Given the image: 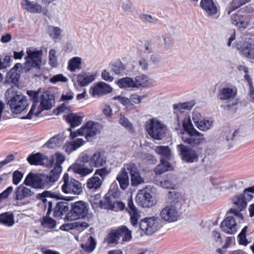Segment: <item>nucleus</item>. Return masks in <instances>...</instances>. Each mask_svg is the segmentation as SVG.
<instances>
[{
	"label": "nucleus",
	"mask_w": 254,
	"mask_h": 254,
	"mask_svg": "<svg viewBox=\"0 0 254 254\" xmlns=\"http://www.w3.org/2000/svg\"><path fill=\"white\" fill-rule=\"evenodd\" d=\"M50 82L55 84L58 82H66L68 81V78L63 74H58L54 75L50 79Z\"/></svg>",
	"instance_id": "obj_60"
},
{
	"label": "nucleus",
	"mask_w": 254,
	"mask_h": 254,
	"mask_svg": "<svg viewBox=\"0 0 254 254\" xmlns=\"http://www.w3.org/2000/svg\"><path fill=\"white\" fill-rule=\"evenodd\" d=\"M174 128L176 130L179 131L178 134L181 138L192 131V129H195L189 116L186 115L182 118V116L179 115H177L176 117Z\"/></svg>",
	"instance_id": "obj_9"
},
{
	"label": "nucleus",
	"mask_w": 254,
	"mask_h": 254,
	"mask_svg": "<svg viewBox=\"0 0 254 254\" xmlns=\"http://www.w3.org/2000/svg\"><path fill=\"white\" fill-rule=\"evenodd\" d=\"M93 217V213L89 211L88 204L80 200L71 203L70 210L64 218L67 221L85 219L88 222H90Z\"/></svg>",
	"instance_id": "obj_3"
},
{
	"label": "nucleus",
	"mask_w": 254,
	"mask_h": 254,
	"mask_svg": "<svg viewBox=\"0 0 254 254\" xmlns=\"http://www.w3.org/2000/svg\"><path fill=\"white\" fill-rule=\"evenodd\" d=\"M49 64L53 67H56L58 64L57 51L55 49H51L49 51Z\"/></svg>",
	"instance_id": "obj_55"
},
{
	"label": "nucleus",
	"mask_w": 254,
	"mask_h": 254,
	"mask_svg": "<svg viewBox=\"0 0 254 254\" xmlns=\"http://www.w3.org/2000/svg\"><path fill=\"white\" fill-rule=\"evenodd\" d=\"M126 167L130 174L131 184L132 186H137L144 182V179L141 177L135 164L132 163L127 164Z\"/></svg>",
	"instance_id": "obj_25"
},
{
	"label": "nucleus",
	"mask_w": 254,
	"mask_h": 254,
	"mask_svg": "<svg viewBox=\"0 0 254 254\" xmlns=\"http://www.w3.org/2000/svg\"><path fill=\"white\" fill-rule=\"evenodd\" d=\"M162 38L165 46L169 47L173 43V38L171 33H164L162 36Z\"/></svg>",
	"instance_id": "obj_63"
},
{
	"label": "nucleus",
	"mask_w": 254,
	"mask_h": 254,
	"mask_svg": "<svg viewBox=\"0 0 254 254\" xmlns=\"http://www.w3.org/2000/svg\"><path fill=\"white\" fill-rule=\"evenodd\" d=\"M83 60L78 56L73 57L68 60L67 63V70L71 72H75L81 70Z\"/></svg>",
	"instance_id": "obj_29"
},
{
	"label": "nucleus",
	"mask_w": 254,
	"mask_h": 254,
	"mask_svg": "<svg viewBox=\"0 0 254 254\" xmlns=\"http://www.w3.org/2000/svg\"><path fill=\"white\" fill-rule=\"evenodd\" d=\"M130 216V222L133 226H136L141 215L135 206L131 197L127 199V207L126 209Z\"/></svg>",
	"instance_id": "obj_27"
},
{
	"label": "nucleus",
	"mask_w": 254,
	"mask_h": 254,
	"mask_svg": "<svg viewBox=\"0 0 254 254\" xmlns=\"http://www.w3.org/2000/svg\"><path fill=\"white\" fill-rule=\"evenodd\" d=\"M65 159V156L63 154L57 152L51 155L49 158L48 157V163L46 164V167H51L54 165L55 167H59L62 169L61 164L64 161Z\"/></svg>",
	"instance_id": "obj_32"
},
{
	"label": "nucleus",
	"mask_w": 254,
	"mask_h": 254,
	"mask_svg": "<svg viewBox=\"0 0 254 254\" xmlns=\"http://www.w3.org/2000/svg\"><path fill=\"white\" fill-rule=\"evenodd\" d=\"M34 195L32 190L23 185L17 187L14 191V199L20 205H26L30 203L29 198Z\"/></svg>",
	"instance_id": "obj_19"
},
{
	"label": "nucleus",
	"mask_w": 254,
	"mask_h": 254,
	"mask_svg": "<svg viewBox=\"0 0 254 254\" xmlns=\"http://www.w3.org/2000/svg\"><path fill=\"white\" fill-rule=\"evenodd\" d=\"M74 93L70 90L64 91L62 93L61 100L66 103L73 99Z\"/></svg>",
	"instance_id": "obj_59"
},
{
	"label": "nucleus",
	"mask_w": 254,
	"mask_h": 254,
	"mask_svg": "<svg viewBox=\"0 0 254 254\" xmlns=\"http://www.w3.org/2000/svg\"><path fill=\"white\" fill-rule=\"evenodd\" d=\"M98 74L97 72H85L80 73L76 75V82H74L73 78H72V81L75 86L77 84L81 87L88 86L95 80Z\"/></svg>",
	"instance_id": "obj_23"
},
{
	"label": "nucleus",
	"mask_w": 254,
	"mask_h": 254,
	"mask_svg": "<svg viewBox=\"0 0 254 254\" xmlns=\"http://www.w3.org/2000/svg\"><path fill=\"white\" fill-rule=\"evenodd\" d=\"M27 93L33 101V104L30 111L24 119H31L33 117H37L43 111L48 110L52 108L54 99L47 92L40 90L28 91Z\"/></svg>",
	"instance_id": "obj_2"
},
{
	"label": "nucleus",
	"mask_w": 254,
	"mask_h": 254,
	"mask_svg": "<svg viewBox=\"0 0 254 254\" xmlns=\"http://www.w3.org/2000/svg\"><path fill=\"white\" fill-rule=\"evenodd\" d=\"M235 48L251 62L254 63V43L248 41L237 42Z\"/></svg>",
	"instance_id": "obj_21"
},
{
	"label": "nucleus",
	"mask_w": 254,
	"mask_h": 254,
	"mask_svg": "<svg viewBox=\"0 0 254 254\" xmlns=\"http://www.w3.org/2000/svg\"><path fill=\"white\" fill-rule=\"evenodd\" d=\"M28 162L32 165H44L46 166L48 157L39 152L32 153L27 158Z\"/></svg>",
	"instance_id": "obj_28"
},
{
	"label": "nucleus",
	"mask_w": 254,
	"mask_h": 254,
	"mask_svg": "<svg viewBox=\"0 0 254 254\" xmlns=\"http://www.w3.org/2000/svg\"><path fill=\"white\" fill-rule=\"evenodd\" d=\"M191 119L197 128L201 131H207L213 125L214 121L208 118H203L200 112L194 110L191 113Z\"/></svg>",
	"instance_id": "obj_13"
},
{
	"label": "nucleus",
	"mask_w": 254,
	"mask_h": 254,
	"mask_svg": "<svg viewBox=\"0 0 254 254\" xmlns=\"http://www.w3.org/2000/svg\"><path fill=\"white\" fill-rule=\"evenodd\" d=\"M113 99L114 100H118L127 110L132 109V102L129 100V98L122 95H118L115 96Z\"/></svg>",
	"instance_id": "obj_53"
},
{
	"label": "nucleus",
	"mask_w": 254,
	"mask_h": 254,
	"mask_svg": "<svg viewBox=\"0 0 254 254\" xmlns=\"http://www.w3.org/2000/svg\"><path fill=\"white\" fill-rule=\"evenodd\" d=\"M41 224L44 227L49 229L54 228L56 226V221L48 216L43 217Z\"/></svg>",
	"instance_id": "obj_56"
},
{
	"label": "nucleus",
	"mask_w": 254,
	"mask_h": 254,
	"mask_svg": "<svg viewBox=\"0 0 254 254\" xmlns=\"http://www.w3.org/2000/svg\"><path fill=\"white\" fill-rule=\"evenodd\" d=\"M111 70L117 75L123 74L126 70V66L121 62H117L110 64Z\"/></svg>",
	"instance_id": "obj_52"
},
{
	"label": "nucleus",
	"mask_w": 254,
	"mask_h": 254,
	"mask_svg": "<svg viewBox=\"0 0 254 254\" xmlns=\"http://www.w3.org/2000/svg\"><path fill=\"white\" fill-rule=\"evenodd\" d=\"M5 95L7 104L9 105L12 112L14 114L20 113L28 105L26 97L15 91L13 88L8 89Z\"/></svg>",
	"instance_id": "obj_4"
},
{
	"label": "nucleus",
	"mask_w": 254,
	"mask_h": 254,
	"mask_svg": "<svg viewBox=\"0 0 254 254\" xmlns=\"http://www.w3.org/2000/svg\"><path fill=\"white\" fill-rule=\"evenodd\" d=\"M22 68L21 64H16L7 73L5 80L8 83H16L20 77V70Z\"/></svg>",
	"instance_id": "obj_30"
},
{
	"label": "nucleus",
	"mask_w": 254,
	"mask_h": 254,
	"mask_svg": "<svg viewBox=\"0 0 254 254\" xmlns=\"http://www.w3.org/2000/svg\"><path fill=\"white\" fill-rule=\"evenodd\" d=\"M119 123L127 129L131 130L132 129V124L129 120L124 116H121L119 119Z\"/></svg>",
	"instance_id": "obj_64"
},
{
	"label": "nucleus",
	"mask_w": 254,
	"mask_h": 254,
	"mask_svg": "<svg viewBox=\"0 0 254 254\" xmlns=\"http://www.w3.org/2000/svg\"><path fill=\"white\" fill-rule=\"evenodd\" d=\"M102 181L98 176H95L94 174L88 179L86 185V187L91 190H96L101 186Z\"/></svg>",
	"instance_id": "obj_47"
},
{
	"label": "nucleus",
	"mask_w": 254,
	"mask_h": 254,
	"mask_svg": "<svg viewBox=\"0 0 254 254\" xmlns=\"http://www.w3.org/2000/svg\"><path fill=\"white\" fill-rule=\"evenodd\" d=\"M232 23L240 29H245L249 25V18L244 10H239L231 18Z\"/></svg>",
	"instance_id": "obj_24"
},
{
	"label": "nucleus",
	"mask_w": 254,
	"mask_h": 254,
	"mask_svg": "<svg viewBox=\"0 0 254 254\" xmlns=\"http://www.w3.org/2000/svg\"><path fill=\"white\" fill-rule=\"evenodd\" d=\"M63 184L62 185V191L66 194L78 195L83 192L82 184L78 181L70 177L67 173H65L63 177Z\"/></svg>",
	"instance_id": "obj_7"
},
{
	"label": "nucleus",
	"mask_w": 254,
	"mask_h": 254,
	"mask_svg": "<svg viewBox=\"0 0 254 254\" xmlns=\"http://www.w3.org/2000/svg\"><path fill=\"white\" fill-rule=\"evenodd\" d=\"M172 202L165 206L160 213V217L163 221L172 223L177 221L179 217V211L176 206L175 200L172 199Z\"/></svg>",
	"instance_id": "obj_12"
},
{
	"label": "nucleus",
	"mask_w": 254,
	"mask_h": 254,
	"mask_svg": "<svg viewBox=\"0 0 254 254\" xmlns=\"http://www.w3.org/2000/svg\"><path fill=\"white\" fill-rule=\"evenodd\" d=\"M195 103L192 100L189 102L179 103L173 105L174 112L176 115L182 116V113L185 110H190L194 106Z\"/></svg>",
	"instance_id": "obj_34"
},
{
	"label": "nucleus",
	"mask_w": 254,
	"mask_h": 254,
	"mask_svg": "<svg viewBox=\"0 0 254 254\" xmlns=\"http://www.w3.org/2000/svg\"><path fill=\"white\" fill-rule=\"evenodd\" d=\"M47 33L54 40H60L63 37V29L58 26L50 25L47 28Z\"/></svg>",
	"instance_id": "obj_38"
},
{
	"label": "nucleus",
	"mask_w": 254,
	"mask_h": 254,
	"mask_svg": "<svg viewBox=\"0 0 254 254\" xmlns=\"http://www.w3.org/2000/svg\"><path fill=\"white\" fill-rule=\"evenodd\" d=\"M114 197L110 194H106L104 199L100 200V196L96 195L94 196H91L90 201L93 208L95 209L98 207H100L104 209L112 210L113 208V203Z\"/></svg>",
	"instance_id": "obj_20"
},
{
	"label": "nucleus",
	"mask_w": 254,
	"mask_h": 254,
	"mask_svg": "<svg viewBox=\"0 0 254 254\" xmlns=\"http://www.w3.org/2000/svg\"><path fill=\"white\" fill-rule=\"evenodd\" d=\"M107 154L102 149H87L81 152L76 162L69 168L81 177L91 174L95 168L106 165Z\"/></svg>",
	"instance_id": "obj_1"
},
{
	"label": "nucleus",
	"mask_w": 254,
	"mask_h": 254,
	"mask_svg": "<svg viewBox=\"0 0 254 254\" xmlns=\"http://www.w3.org/2000/svg\"><path fill=\"white\" fill-rule=\"evenodd\" d=\"M182 140L185 143L193 147H197L205 143L204 134L196 129L192 131L181 137Z\"/></svg>",
	"instance_id": "obj_17"
},
{
	"label": "nucleus",
	"mask_w": 254,
	"mask_h": 254,
	"mask_svg": "<svg viewBox=\"0 0 254 254\" xmlns=\"http://www.w3.org/2000/svg\"><path fill=\"white\" fill-rule=\"evenodd\" d=\"M175 178L171 175H167L166 177L159 182H157L160 186L162 188L170 189H174L175 188Z\"/></svg>",
	"instance_id": "obj_40"
},
{
	"label": "nucleus",
	"mask_w": 254,
	"mask_h": 254,
	"mask_svg": "<svg viewBox=\"0 0 254 254\" xmlns=\"http://www.w3.org/2000/svg\"><path fill=\"white\" fill-rule=\"evenodd\" d=\"M250 1L251 0H233L232 4L230 6L228 10V14H230V13L236 8H237L244 4H245Z\"/></svg>",
	"instance_id": "obj_57"
},
{
	"label": "nucleus",
	"mask_w": 254,
	"mask_h": 254,
	"mask_svg": "<svg viewBox=\"0 0 254 254\" xmlns=\"http://www.w3.org/2000/svg\"><path fill=\"white\" fill-rule=\"evenodd\" d=\"M245 78L248 82L250 90H249V98L251 101L254 102V87L253 85L252 79L251 78L249 74H246L245 75Z\"/></svg>",
	"instance_id": "obj_61"
},
{
	"label": "nucleus",
	"mask_w": 254,
	"mask_h": 254,
	"mask_svg": "<svg viewBox=\"0 0 254 254\" xmlns=\"http://www.w3.org/2000/svg\"><path fill=\"white\" fill-rule=\"evenodd\" d=\"M127 170L126 167L122 168L117 177V180L123 190L126 189L129 185V177Z\"/></svg>",
	"instance_id": "obj_35"
},
{
	"label": "nucleus",
	"mask_w": 254,
	"mask_h": 254,
	"mask_svg": "<svg viewBox=\"0 0 254 254\" xmlns=\"http://www.w3.org/2000/svg\"><path fill=\"white\" fill-rule=\"evenodd\" d=\"M20 4L23 10L29 13L34 14L42 13L43 15L47 17L50 16V13L48 10L43 8L42 5L36 1L22 0Z\"/></svg>",
	"instance_id": "obj_18"
},
{
	"label": "nucleus",
	"mask_w": 254,
	"mask_h": 254,
	"mask_svg": "<svg viewBox=\"0 0 254 254\" xmlns=\"http://www.w3.org/2000/svg\"><path fill=\"white\" fill-rule=\"evenodd\" d=\"M221 230L227 234L233 235L236 233L238 225L235 218L232 216H228L221 223Z\"/></svg>",
	"instance_id": "obj_26"
},
{
	"label": "nucleus",
	"mask_w": 254,
	"mask_h": 254,
	"mask_svg": "<svg viewBox=\"0 0 254 254\" xmlns=\"http://www.w3.org/2000/svg\"><path fill=\"white\" fill-rule=\"evenodd\" d=\"M200 6L208 16H213L217 13V8L213 0H201Z\"/></svg>",
	"instance_id": "obj_31"
},
{
	"label": "nucleus",
	"mask_w": 254,
	"mask_h": 254,
	"mask_svg": "<svg viewBox=\"0 0 254 254\" xmlns=\"http://www.w3.org/2000/svg\"><path fill=\"white\" fill-rule=\"evenodd\" d=\"M236 93L235 88L225 87L220 91V98L222 100H230L235 97Z\"/></svg>",
	"instance_id": "obj_45"
},
{
	"label": "nucleus",
	"mask_w": 254,
	"mask_h": 254,
	"mask_svg": "<svg viewBox=\"0 0 254 254\" xmlns=\"http://www.w3.org/2000/svg\"><path fill=\"white\" fill-rule=\"evenodd\" d=\"M120 243L128 242L132 238L131 231L126 226H122L118 228Z\"/></svg>",
	"instance_id": "obj_37"
},
{
	"label": "nucleus",
	"mask_w": 254,
	"mask_h": 254,
	"mask_svg": "<svg viewBox=\"0 0 254 254\" xmlns=\"http://www.w3.org/2000/svg\"><path fill=\"white\" fill-rule=\"evenodd\" d=\"M64 141L62 136L60 135H56L51 138L47 142V146L51 149L56 148L60 147Z\"/></svg>",
	"instance_id": "obj_50"
},
{
	"label": "nucleus",
	"mask_w": 254,
	"mask_h": 254,
	"mask_svg": "<svg viewBox=\"0 0 254 254\" xmlns=\"http://www.w3.org/2000/svg\"><path fill=\"white\" fill-rule=\"evenodd\" d=\"M62 169L59 167H54V168L50 171L48 175H47L48 186H50L53 183L57 182L60 177Z\"/></svg>",
	"instance_id": "obj_39"
},
{
	"label": "nucleus",
	"mask_w": 254,
	"mask_h": 254,
	"mask_svg": "<svg viewBox=\"0 0 254 254\" xmlns=\"http://www.w3.org/2000/svg\"><path fill=\"white\" fill-rule=\"evenodd\" d=\"M84 116H80L75 113H70L65 117V120L71 127H75L80 125L83 121Z\"/></svg>",
	"instance_id": "obj_41"
},
{
	"label": "nucleus",
	"mask_w": 254,
	"mask_h": 254,
	"mask_svg": "<svg viewBox=\"0 0 254 254\" xmlns=\"http://www.w3.org/2000/svg\"><path fill=\"white\" fill-rule=\"evenodd\" d=\"M11 61V57L10 56L5 55L4 57H0V69L6 68L9 66Z\"/></svg>",
	"instance_id": "obj_58"
},
{
	"label": "nucleus",
	"mask_w": 254,
	"mask_h": 254,
	"mask_svg": "<svg viewBox=\"0 0 254 254\" xmlns=\"http://www.w3.org/2000/svg\"><path fill=\"white\" fill-rule=\"evenodd\" d=\"M67 204L63 202H58L54 211V216L57 218H62L64 216L67 214L68 211Z\"/></svg>",
	"instance_id": "obj_36"
},
{
	"label": "nucleus",
	"mask_w": 254,
	"mask_h": 254,
	"mask_svg": "<svg viewBox=\"0 0 254 254\" xmlns=\"http://www.w3.org/2000/svg\"><path fill=\"white\" fill-rule=\"evenodd\" d=\"M112 87L107 83L100 81L94 84L89 90V93L94 97H99L111 93Z\"/></svg>",
	"instance_id": "obj_22"
},
{
	"label": "nucleus",
	"mask_w": 254,
	"mask_h": 254,
	"mask_svg": "<svg viewBox=\"0 0 254 254\" xmlns=\"http://www.w3.org/2000/svg\"><path fill=\"white\" fill-rule=\"evenodd\" d=\"M102 129L100 124L92 121H88L76 131H71L70 136L72 139L78 136H85L87 141L99 133Z\"/></svg>",
	"instance_id": "obj_5"
},
{
	"label": "nucleus",
	"mask_w": 254,
	"mask_h": 254,
	"mask_svg": "<svg viewBox=\"0 0 254 254\" xmlns=\"http://www.w3.org/2000/svg\"><path fill=\"white\" fill-rule=\"evenodd\" d=\"M232 202L234 208L229 210V212L233 214L238 219L240 223L244 221V216L240 212L244 210L247 206V202L242 194H239L234 196L232 198Z\"/></svg>",
	"instance_id": "obj_15"
},
{
	"label": "nucleus",
	"mask_w": 254,
	"mask_h": 254,
	"mask_svg": "<svg viewBox=\"0 0 254 254\" xmlns=\"http://www.w3.org/2000/svg\"><path fill=\"white\" fill-rule=\"evenodd\" d=\"M135 88L147 87L150 84L149 77L145 74L136 76L134 79Z\"/></svg>",
	"instance_id": "obj_43"
},
{
	"label": "nucleus",
	"mask_w": 254,
	"mask_h": 254,
	"mask_svg": "<svg viewBox=\"0 0 254 254\" xmlns=\"http://www.w3.org/2000/svg\"><path fill=\"white\" fill-rule=\"evenodd\" d=\"M153 194V188L146 187L138 190L136 195V201L143 207H152L156 203Z\"/></svg>",
	"instance_id": "obj_8"
},
{
	"label": "nucleus",
	"mask_w": 254,
	"mask_h": 254,
	"mask_svg": "<svg viewBox=\"0 0 254 254\" xmlns=\"http://www.w3.org/2000/svg\"><path fill=\"white\" fill-rule=\"evenodd\" d=\"M155 151L161 157L163 160H170L171 158V150L168 146H157Z\"/></svg>",
	"instance_id": "obj_42"
},
{
	"label": "nucleus",
	"mask_w": 254,
	"mask_h": 254,
	"mask_svg": "<svg viewBox=\"0 0 254 254\" xmlns=\"http://www.w3.org/2000/svg\"><path fill=\"white\" fill-rule=\"evenodd\" d=\"M140 229L146 235H150L156 232L161 227V221L156 216L146 217L139 222Z\"/></svg>",
	"instance_id": "obj_10"
},
{
	"label": "nucleus",
	"mask_w": 254,
	"mask_h": 254,
	"mask_svg": "<svg viewBox=\"0 0 254 254\" xmlns=\"http://www.w3.org/2000/svg\"><path fill=\"white\" fill-rule=\"evenodd\" d=\"M27 56L25 57V67L27 70H30L33 67L38 66L41 63L42 52L37 50L32 47L27 48Z\"/></svg>",
	"instance_id": "obj_14"
},
{
	"label": "nucleus",
	"mask_w": 254,
	"mask_h": 254,
	"mask_svg": "<svg viewBox=\"0 0 254 254\" xmlns=\"http://www.w3.org/2000/svg\"><path fill=\"white\" fill-rule=\"evenodd\" d=\"M116 83L120 88H135L133 78L126 77L116 81Z\"/></svg>",
	"instance_id": "obj_44"
},
{
	"label": "nucleus",
	"mask_w": 254,
	"mask_h": 254,
	"mask_svg": "<svg viewBox=\"0 0 254 254\" xmlns=\"http://www.w3.org/2000/svg\"><path fill=\"white\" fill-rule=\"evenodd\" d=\"M14 215L9 212L0 214V224L7 227H11L14 224Z\"/></svg>",
	"instance_id": "obj_46"
},
{
	"label": "nucleus",
	"mask_w": 254,
	"mask_h": 254,
	"mask_svg": "<svg viewBox=\"0 0 254 254\" xmlns=\"http://www.w3.org/2000/svg\"><path fill=\"white\" fill-rule=\"evenodd\" d=\"M172 169V166L168 161L161 159L160 164L155 168L154 172L156 175H160Z\"/></svg>",
	"instance_id": "obj_49"
},
{
	"label": "nucleus",
	"mask_w": 254,
	"mask_h": 254,
	"mask_svg": "<svg viewBox=\"0 0 254 254\" xmlns=\"http://www.w3.org/2000/svg\"><path fill=\"white\" fill-rule=\"evenodd\" d=\"M23 177V173L18 170L15 171L12 174V183L18 185L22 180Z\"/></svg>",
	"instance_id": "obj_62"
},
{
	"label": "nucleus",
	"mask_w": 254,
	"mask_h": 254,
	"mask_svg": "<svg viewBox=\"0 0 254 254\" xmlns=\"http://www.w3.org/2000/svg\"><path fill=\"white\" fill-rule=\"evenodd\" d=\"M96 246V242L92 236L88 237L86 242L84 244H82L81 247L85 252L91 253L93 252Z\"/></svg>",
	"instance_id": "obj_51"
},
{
	"label": "nucleus",
	"mask_w": 254,
	"mask_h": 254,
	"mask_svg": "<svg viewBox=\"0 0 254 254\" xmlns=\"http://www.w3.org/2000/svg\"><path fill=\"white\" fill-rule=\"evenodd\" d=\"M177 149L184 162L192 163L198 160L199 156L194 149L183 144L178 145Z\"/></svg>",
	"instance_id": "obj_16"
},
{
	"label": "nucleus",
	"mask_w": 254,
	"mask_h": 254,
	"mask_svg": "<svg viewBox=\"0 0 254 254\" xmlns=\"http://www.w3.org/2000/svg\"><path fill=\"white\" fill-rule=\"evenodd\" d=\"M195 103L192 100L189 102L179 103L173 105L174 112L176 115L182 116V113L185 110H190L194 106Z\"/></svg>",
	"instance_id": "obj_33"
},
{
	"label": "nucleus",
	"mask_w": 254,
	"mask_h": 254,
	"mask_svg": "<svg viewBox=\"0 0 254 254\" xmlns=\"http://www.w3.org/2000/svg\"><path fill=\"white\" fill-rule=\"evenodd\" d=\"M137 157H138L143 161L150 163L154 164L157 162V159L153 155L147 153L142 152H138L137 154Z\"/></svg>",
	"instance_id": "obj_54"
},
{
	"label": "nucleus",
	"mask_w": 254,
	"mask_h": 254,
	"mask_svg": "<svg viewBox=\"0 0 254 254\" xmlns=\"http://www.w3.org/2000/svg\"><path fill=\"white\" fill-rule=\"evenodd\" d=\"M105 241L109 244H118L120 243L118 228L111 229L107 235Z\"/></svg>",
	"instance_id": "obj_48"
},
{
	"label": "nucleus",
	"mask_w": 254,
	"mask_h": 254,
	"mask_svg": "<svg viewBox=\"0 0 254 254\" xmlns=\"http://www.w3.org/2000/svg\"><path fill=\"white\" fill-rule=\"evenodd\" d=\"M46 179V174L30 173L26 177L23 184L34 189H42L48 186Z\"/></svg>",
	"instance_id": "obj_11"
},
{
	"label": "nucleus",
	"mask_w": 254,
	"mask_h": 254,
	"mask_svg": "<svg viewBox=\"0 0 254 254\" xmlns=\"http://www.w3.org/2000/svg\"><path fill=\"white\" fill-rule=\"evenodd\" d=\"M145 129L149 136L153 139L161 140L167 131L166 127L157 118H153L146 122Z\"/></svg>",
	"instance_id": "obj_6"
}]
</instances>
